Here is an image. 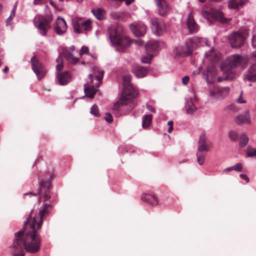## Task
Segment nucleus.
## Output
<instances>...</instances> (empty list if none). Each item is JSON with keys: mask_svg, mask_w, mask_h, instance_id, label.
I'll return each instance as SVG.
<instances>
[{"mask_svg": "<svg viewBox=\"0 0 256 256\" xmlns=\"http://www.w3.org/2000/svg\"><path fill=\"white\" fill-rule=\"evenodd\" d=\"M2 64V60L0 59V66H1Z\"/></svg>", "mask_w": 256, "mask_h": 256, "instance_id": "obj_60", "label": "nucleus"}, {"mask_svg": "<svg viewBox=\"0 0 256 256\" xmlns=\"http://www.w3.org/2000/svg\"><path fill=\"white\" fill-rule=\"evenodd\" d=\"M104 72L102 70H100L98 67H94L93 68V74H90L89 78L90 80V82L92 83L94 81V76H96L98 80V82L96 84V87L98 88L101 84Z\"/></svg>", "mask_w": 256, "mask_h": 256, "instance_id": "obj_13", "label": "nucleus"}, {"mask_svg": "<svg viewBox=\"0 0 256 256\" xmlns=\"http://www.w3.org/2000/svg\"><path fill=\"white\" fill-rule=\"evenodd\" d=\"M9 68L8 66H6L3 70V72L5 73H7L8 72Z\"/></svg>", "mask_w": 256, "mask_h": 256, "instance_id": "obj_55", "label": "nucleus"}, {"mask_svg": "<svg viewBox=\"0 0 256 256\" xmlns=\"http://www.w3.org/2000/svg\"><path fill=\"white\" fill-rule=\"evenodd\" d=\"M158 8V14L161 16H164L168 12L169 6L166 0H156Z\"/></svg>", "mask_w": 256, "mask_h": 256, "instance_id": "obj_16", "label": "nucleus"}, {"mask_svg": "<svg viewBox=\"0 0 256 256\" xmlns=\"http://www.w3.org/2000/svg\"><path fill=\"white\" fill-rule=\"evenodd\" d=\"M69 49L71 50V51H74L75 50H76V48L74 46H71L70 47Z\"/></svg>", "mask_w": 256, "mask_h": 256, "instance_id": "obj_56", "label": "nucleus"}, {"mask_svg": "<svg viewBox=\"0 0 256 256\" xmlns=\"http://www.w3.org/2000/svg\"><path fill=\"white\" fill-rule=\"evenodd\" d=\"M92 22L90 20H88L82 22L80 24H76L74 26V28L75 32L80 34L82 33L84 31H88L91 29Z\"/></svg>", "mask_w": 256, "mask_h": 256, "instance_id": "obj_17", "label": "nucleus"}, {"mask_svg": "<svg viewBox=\"0 0 256 256\" xmlns=\"http://www.w3.org/2000/svg\"><path fill=\"white\" fill-rule=\"evenodd\" d=\"M246 153L248 157H254L256 158V149L248 147L246 150Z\"/></svg>", "mask_w": 256, "mask_h": 256, "instance_id": "obj_34", "label": "nucleus"}, {"mask_svg": "<svg viewBox=\"0 0 256 256\" xmlns=\"http://www.w3.org/2000/svg\"><path fill=\"white\" fill-rule=\"evenodd\" d=\"M134 71L138 78H143L146 76L148 72L146 68L140 66H136Z\"/></svg>", "mask_w": 256, "mask_h": 256, "instance_id": "obj_25", "label": "nucleus"}, {"mask_svg": "<svg viewBox=\"0 0 256 256\" xmlns=\"http://www.w3.org/2000/svg\"><path fill=\"white\" fill-rule=\"evenodd\" d=\"M190 80V78L188 76H184L182 78V82L184 84L186 85L188 84Z\"/></svg>", "mask_w": 256, "mask_h": 256, "instance_id": "obj_45", "label": "nucleus"}, {"mask_svg": "<svg viewBox=\"0 0 256 256\" xmlns=\"http://www.w3.org/2000/svg\"><path fill=\"white\" fill-rule=\"evenodd\" d=\"M52 17L51 14L46 16H39L38 18V24H35L36 26L39 30L40 34L42 36H46L48 30L50 28V24L52 21Z\"/></svg>", "mask_w": 256, "mask_h": 256, "instance_id": "obj_6", "label": "nucleus"}, {"mask_svg": "<svg viewBox=\"0 0 256 256\" xmlns=\"http://www.w3.org/2000/svg\"><path fill=\"white\" fill-rule=\"evenodd\" d=\"M200 2H204L206 1V0H198Z\"/></svg>", "mask_w": 256, "mask_h": 256, "instance_id": "obj_59", "label": "nucleus"}, {"mask_svg": "<svg viewBox=\"0 0 256 256\" xmlns=\"http://www.w3.org/2000/svg\"><path fill=\"white\" fill-rule=\"evenodd\" d=\"M88 53V48L87 46H83L80 52V55L82 56L83 54H87Z\"/></svg>", "mask_w": 256, "mask_h": 256, "instance_id": "obj_40", "label": "nucleus"}, {"mask_svg": "<svg viewBox=\"0 0 256 256\" xmlns=\"http://www.w3.org/2000/svg\"><path fill=\"white\" fill-rule=\"evenodd\" d=\"M206 57L212 62L216 61L219 58V55L217 51L212 50L206 54Z\"/></svg>", "mask_w": 256, "mask_h": 256, "instance_id": "obj_28", "label": "nucleus"}, {"mask_svg": "<svg viewBox=\"0 0 256 256\" xmlns=\"http://www.w3.org/2000/svg\"><path fill=\"white\" fill-rule=\"evenodd\" d=\"M203 74L206 76L207 82L212 83L216 75V68L214 66H211L207 68L206 70L203 72Z\"/></svg>", "mask_w": 256, "mask_h": 256, "instance_id": "obj_18", "label": "nucleus"}, {"mask_svg": "<svg viewBox=\"0 0 256 256\" xmlns=\"http://www.w3.org/2000/svg\"><path fill=\"white\" fill-rule=\"evenodd\" d=\"M240 177L244 180L246 182H249V178H248V176L245 174H240Z\"/></svg>", "mask_w": 256, "mask_h": 256, "instance_id": "obj_48", "label": "nucleus"}, {"mask_svg": "<svg viewBox=\"0 0 256 256\" xmlns=\"http://www.w3.org/2000/svg\"><path fill=\"white\" fill-rule=\"evenodd\" d=\"M108 32L111 42L116 46L118 51L124 52L130 46L132 40L124 35L122 28L120 26H110Z\"/></svg>", "mask_w": 256, "mask_h": 256, "instance_id": "obj_3", "label": "nucleus"}, {"mask_svg": "<svg viewBox=\"0 0 256 256\" xmlns=\"http://www.w3.org/2000/svg\"><path fill=\"white\" fill-rule=\"evenodd\" d=\"M206 154L205 151L198 150L196 152V159L200 165H202L204 164Z\"/></svg>", "mask_w": 256, "mask_h": 256, "instance_id": "obj_29", "label": "nucleus"}, {"mask_svg": "<svg viewBox=\"0 0 256 256\" xmlns=\"http://www.w3.org/2000/svg\"><path fill=\"white\" fill-rule=\"evenodd\" d=\"M202 14L207 20L211 18L222 24L228 23L231 20V18H224V15L222 12L212 8L206 10L203 8L202 9Z\"/></svg>", "mask_w": 256, "mask_h": 256, "instance_id": "obj_5", "label": "nucleus"}, {"mask_svg": "<svg viewBox=\"0 0 256 256\" xmlns=\"http://www.w3.org/2000/svg\"><path fill=\"white\" fill-rule=\"evenodd\" d=\"M194 42L190 40L186 43L185 46L176 48V53L178 56H186L190 55L192 52V48Z\"/></svg>", "mask_w": 256, "mask_h": 256, "instance_id": "obj_10", "label": "nucleus"}, {"mask_svg": "<svg viewBox=\"0 0 256 256\" xmlns=\"http://www.w3.org/2000/svg\"><path fill=\"white\" fill-rule=\"evenodd\" d=\"M159 46L157 40H150L146 43L145 46L147 53H150L156 50Z\"/></svg>", "mask_w": 256, "mask_h": 256, "instance_id": "obj_24", "label": "nucleus"}, {"mask_svg": "<svg viewBox=\"0 0 256 256\" xmlns=\"http://www.w3.org/2000/svg\"><path fill=\"white\" fill-rule=\"evenodd\" d=\"M105 120L109 123L113 121L112 116L110 113H106L104 117Z\"/></svg>", "mask_w": 256, "mask_h": 256, "instance_id": "obj_41", "label": "nucleus"}, {"mask_svg": "<svg viewBox=\"0 0 256 256\" xmlns=\"http://www.w3.org/2000/svg\"><path fill=\"white\" fill-rule=\"evenodd\" d=\"M246 2V0H230L228 6L230 8L236 9L240 6H242Z\"/></svg>", "mask_w": 256, "mask_h": 256, "instance_id": "obj_26", "label": "nucleus"}, {"mask_svg": "<svg viewBox=\"0 0 256 256\" xmlns=\"http://www.w3.org/2000/svg\"><path fill=\"white\" fill-rule=\"evenodd\" d=\"M153 58V54H152L148 53V55L143 56L142 59V61L144 63L148 64L150 62L152 59Z\"/></svg>", "mask_w": 256, "mask_h": 256, "instance_id": "obj_37", "label": "nucleus"}, {"mask_svg": "<svg viewBox=\"0 0 256 256\" xmlns=\"http://www.w3.org/2000/svg\"><path fill=\"white\" fill-rule=\"evenodd\" d=\"M56 77L58 84L62 86L66 85L72 80V76L67 71L58 72Z\"/></svg>", "mask_w": 256, "mask_h": 256, "instance_id": "obj_15", "label": "nucleus"}, {"mask_svg": "<svg viewBox=\"0 0 256 256\" xmlns=\"http://www.w3.org/2000/svg\"><path fill=\"white\" fill-rule=\"evenodd\" d=\"M246 33L242 34L239 32H234L229 36V41L232 48H240L244 43V39Z\"/></svg>", "mask_w": 256, "mask_h": 256, "instance_id": "obj_8", "label": "nucleus"}, {"mask_svg": "<svg viewBox=\"0 0 256 256\" xmlns=\"http://www.w3.org/2000/svg\"><path fill=\"white\" fill-rule=\"evenodd\" d=\"M30 62L32 70L36 75L38 79L40 80L46 72L44 66L38 61L35 56L31 58Z\"/></svg>", "mask_w": 256, "mask_h": 256, "instance_id": "obj_7", "label": "nucleus"}, {"mask_svg": "<svg viewBox=\"0 0 256 256\" xmlns=\"http://www.w3.org/2000/svg\"><path fill=\"white\" fill-rule=\"evenodd\" d=\"M90 114L96 116H99V110L98 106L96 104H94L90 109Z\"/></svg>", "mask_w": 256, "mask_h": 256, "instance_id": "obj_36", "label": "nucleus"}, {"mask_svg": "<svg viewBox=\"0 0 256 256\" xmlns=\"http://www.w3.org/2000/svg\"><path fill=\"white\" fill-rule=\"evenodd\" d=\"M2 12V5L0 4V14Z\"/></svg>", "mask_w": 256, "mask_h": 256, "instance_id": "obj_58", "label": "nucleus"}, {"mask_svg": "<svg viewBox=\"0 0 256 256\" xmlns=\"http://www.w3.org/2000/svg\"><path fill=\"white\" fill-rule=\"evenodd\" d=\"M14 17L10 16L9 17L7 18L6 20V25H10L11 24L12 20L13 19Z\"/></svg>", "mask_w": 256, "mask_h": 256, "instance_id": "obj_49", "label": "nucleus"}, {"mask_svg": "<svg viewBox=\"0 0 256 256\" xmlns=\"http://www.w3.org/2000/svg\"><path fill=\"white\" fill-rule=\"evenodd\" d=\"M248 142V138L245 134H242L240 136L239 146L240 148L245 147Z\"/></svg>", "mask_w": 256, "mask_h": 256, "instance_id": "obj_30", "label": "nucleus"}, {"mask_svg": "<svg viewBox=\"0 0 256 256\" xmlns=\"http://www.w3.org/2000/svg\"><path fill=\"white\" fill-rule=\"evenodd\" d=\"M92 12L98 20H102L104 18L105 11L102 8H98L96 10L92 9Z\"/></svg>", "mask_w": 256, "mask_h": 256, "instance_id": "obj_27", "label": "nucleus"}, {"mask_svg": "<svg viewBox=\"0 0 256 256\" xmlns=\"http://www.w3.org/2000/svg\"><path fill=\"white\" fill-rule=\"evenodd\" d=\"M63 58L62 56H58L56 60L57 64L56 66V69L58 71L61 70L63 68Z\"/></svg>", "mask_w": 256, "mask_h": 256, "instance_id": "obj_35", "label": "nucleus"}, {"mask_svg": "<svg viewBox=\"0 0 256 256\" xmlns=\"http://www.w3.org/2000/svg\"><path fill=\"white\" fill-rule=\"evenodd\" d=\"M230 92L228 88L216 86L210 91V95L216 99H222L226 96Z\"/></svg>", "mask_w": 256, "mask_h": 256, "instance_id": "obj_9", "label": "nucleus"}, {"mask_svg": "<svg viewBox=\"0 0 256 256\" xmlns=\"http://www.w3.org/2000/svg\"><path fill=\"white\" fill-rule=\"evenodd\" d=\"M229 137L232 140H236L238 138V134L236 132H229Z\"/></svg>", "mask_w": 256, "mask_h": 256, "instance_id": "obj_38", "label": "nucleus"}, {"mask_svg": "<svg viewBox=\"0 0 256 256\" xmlns=\"http://www.w3.org/2000/svg\"><path fill=\"white\" fill-rule=\"evenodd\" d=\"M16 8V5L15 4L14 6V7H13V8H12V10L11 11L10 14V16H12V17H14L15 16Z\"/></svg>", "mask_w": 256, "mask_h": 256, "instance_id": "obj_47", "label": "nucleus"}, {"mask_svg": "<svg viewBox=\"0 0 256 256\" xmlns=\"http://www.w3.org/2000/svg\"><path fill=\"white\" fill-rule=\"evenodd\" d=\"M52 178V174L47 173L40 181L39 188L36 192L25 194V195L34 196L40 194L38 201L42 202L44 205L40 210L38 216H36L32 210L22 229L16 233L13 243L10 247V252L14 256H24V250L30 253H36L40 250L41 240L37 230L40 228L44 216L50 214L54 205L50 192Z\"/></svg>", "mask_w": 256, "mask_h": 256, "instance_id": "obj_1", "label": "nucleus"}, {"mask_svg": "<svg viewBox=\"0 0 256 256\" xmlns=\"http://www.w3.org/2000/svg\"><path fill=\"white\" fill-rule=\"evenodd\" d=\"M131 76L126 75L123 76L124 88L118 102L114 106V109L118 110L120 106L130 104V107L134 106V98L138 95L137 90L131 84Z\"/></svg>", "mask_w": 256, "mask_h": 256, "instance_id": "obj_2", "label": "nucleus"}, {"mask_svg": "<svg viewBox=\"0 0 256 256\" xmlns=\"http://www.w3.org/2000/svg\"><path fill=\"white\" fill-rule=\"evenodd\" d=\"M146 108L150 111L152 112H155V109L152 106L148 105L147 106Z\"/></svg>", "mask_w": 256, "mask_h": 256, "instance_id": "obj_50", "label": "nucleus"}, {"mask_svg": "<svg viewBox=\"0 0 256 256\" xmlns=\"http://www.w3.org/2000/svg\"><path fill=\"white\" fill-rule=\"evenodd\" d=\"M59 56H62V58L64 57L70 62L72 64H75L78 61V59L74 56L72 52L68 49L63 50Z\"/></svg>", "mask_w": 256, "mask_h": 256, "instance_id": "obj_21", "label": "nucleus"}, {"mask_svg": "<svg viewBox=\"0 0 256 256\" xmlns=\"http://www.w3.org/2000/svg\"><path fill=\"white\" fill-rule=\"evenodd\" d=\"M225 74V76H224V77H221V76H220L218 78V80H217V81L218 82H222L223 80H229L228 79H226V76L228 75V74H230L229 72H223Z\"/></svg>", "mask_w": 256, "mask_h": 256, "instance_id": "obj_44", "label": "nucleus"}, {"mask_svg": "<svg viewBox=\"0 0 256 256\" xmlns=\"http://www.w3.org/2000/svg\"><path fill=\"white\" fill-rule=\"evenodd\" d=\"M44 0H34V4L35 5H38L40 4Z\"/></svg>", "mask_w": 256, "mask_h": 256, "instance_id": "obj_52", "label": "nucleus"}, {"mask_svg": "<svg viewBox=\"0 0 256 256\" xmlns=\"http://www.w3.org/2000/svg\"><path fill=\"white\" fill-rule=\"evenodd\" d=\"M227 108L230 110H232L234 112H236L238 110V108L234 104H231L227 107Z\"/></svg>", "mask_w": 256, "mask_h": 256, "instance_id": "obj_46", "label": "nucleus"}, {"mask_svg": "<svg viewBox=\"0 0 256 256\" xmlns=\"http://www.w3.org/2000/svg\"><path fill=\"white\" fill-rule=\"evenodd\" d=\"M198 144L199 146L198 150L205 151V152L209 151L210 144V141L207 139L205 134H202L200 136Z\"/></svg>", "mask_w": 256, "mask_h": 256, "instance_id": "obj_20", "label": "nucleus"}, {"mask_svg": "<svg viewBox=\"0 0 256 256\" xmlns=\"http://www.w3.org/2000/svg\"><path fill=\"white\" fill-rule=\"evenodd\" d=\"M234 122L238 124H250L251 123V120L249 110H246L242 114L236 117Z\"/></svg>", "mask_w": 256, "mask_h": 256, "instance_id": "obj_19", "label": "nucleus"}, {"mask_svg": "<svg viewBox=\"0 0 256 256\" xmlns=\"http://www.w3.org/2000/svg\"><path fill=\"white\" fill-rule=\"evenodd\" d=\"M141 199L142 200L152 206H156L158 204V198L154 195L144 194L142 195Z\"/></svg>", "mask_w": 256, "mask_h": 256, "instance_id": "obj_22", "label": "nucleus"}, {"mask_svg": "<svg viewBox=\"0 0 256 256\" xmlns=\"http://www.w3.org/2000/svg\"><path fill=\"white\" fill-rule=\"evenodd\" d=\"M232 170V166L225 168L224 170V172H227Z\"/></svg>", "mask_w": 256, "mask_h": 256, "instance_id": "obj_53", "label": "nucleus"}, {"mask_svg": "<svg viewBox=\"0 0 256 256\" xmlns=\"http://www.w3.org/2000/svg\"><path fill=\"white\" fill-rule=\"evenodd\" d=\"M49 2L50 3V4L53 6L54 7H55V4H54V2L52 0H49Z\"/></svg>", "mask_w": 256, "mask_h": 256, "instance_id": "obj_57", "label": "nucleus"}, {"mask_svg": "<svg viewBox=\"0 0 256 256\" xmlns=\"http://www.w3.org/2000/svg\"><path fill=\"white\" fill-rule=\"evenodd\" d=\"M248 63V60L242 56L234 54L228 58L226 62L221 66L222 72H229L226 78L232 80L236 76L235 72L232 70L236 67H244Z\"/></svg>", "mask_w": 256, "mask_h": 256, "instance_id": "obj_4", "label": "nucleus"}, {"mask_svg": "<svg viewBox=\"0 0 256 256\" xmlns=\"http://www.w3.org/2000/svg\"><path fill=\"white\" fill-rule=\"evenodd\" d=\"M186 112L188 114H193L196 110V106L194 105L192 102H188L186 106Z\"/></svg>", "mask_w": 256, "mask_h": 256, "instance_id": "obj_33", "label": "nucleus"}, {"mask_svg": "<svg viewBox=\"0 0 256 256\" xmlns=\"http://www.w3.org/2000/svg\"><path fill=\"white\" fill-rule=\"evenodd\" d=\"M152 27L154 33L157 35H160L164 30V22L162 20H158L157 18L152 19Z\"/></svg>", "mask_w": 256, "mask_h": 256, "instance_id": "obj_12", "label": "nucleus"}, {"mask_svg": "<svg viewBox=\"0 0 256 256\" xmlns=\"http://www.w3.org/2000/svg\"><path fill=\"white\" fill-rule=\"evenodd\" d=\"M236 102L239 104H245L246 102V101L242 98V92H240V97L237 99Z\"/></svg>", "mask_w": 256, "mask_h": 256, "instance_id": "obj_42", "label": "nucleus"}, {"mask_svg": "<svg viewBox=\"0 0 256 256\" xmlns=\"http://www.w3.org/2000/svg\"><path fill=\"white\" fill-rule=\"evenodd\" d=\"M232 170H234L237 172H242V164L241 163H238L236 165L232 166Z\"/></svg>", "mask_w": 256, "mask_h": 256, "instance_id": "obj_39", "label": "nucleus"}, {"mask_svg": "<svg viewBox=\"0 0 256 256\" xmlns=\"http://www.w3.org/2000/svg\"><path fill=\"white\" fill-rule=\"evenodd\" d=\"M84 92L87 96L92 98L96 93V90L93 86H85Z\"/></svg>", "mask_w": 256, "mask_h": 256, "instance_id": "obj_31", "label": "nucleus"}, {"mask_svg": "<svg viewBox=\"0 0 256 256\" xmlns=\"http://www.w3.org/2000/svg\"><path fill=\"white\" fill-rule=\"evenodd\" d=\"M130 27L134 34L137 36L144 35L146 30V26L141 22L132 24Z\"/></svg>", "mask_w": 256, "mask_h": 256, "instance_id": "obj_11", "label": "nucleus"}, {"mask_svg": "<svg viewBox=\"0 0 256 256\" xmlns=\"http://www.w3.org/2000/svg\"><path fill=\"white\" fill-rule=\"evenodd\" d=\"M187 26L190 32H196L198 30V26L195 22L191 14H190L188 16V19L187 21Z\"/></svg>", "mask_w": 256, "mask_h": 256, "instance_id": "obj_23", "label": "nucleus"}, {"mask_svg": "<svg viewBox=\"0 0 256 256\" xmlns=\"http://www.w3.org/2000/svg\"><path fill=\"white\" fill-rule=\"evenodd\" d=\"M134 42L137 45L139 46H142V41L140 40H136Z\"/></svg>", "mask_w": 256, "mask_h": 256, "instance_id": "obj_51", "label": "nucleus"}, {"mask_svg": "<svg viewBox=\"0 0 256 256\" xmlns=\"http://www.w3.org/2000/svg\"><path fill=\"white\" fill-rule=\"evenodd\" d=\"M66 29L67 26L66 21L64 18L58 17L54 27L56 32L58 35H61L66 32Z\"/></svg>", "mask_w": 256, "mask_h": 256, "instance_id": "obj_14", "label": "nucleus"}, {"mask_svg": "<svg viewBox=\"0 0 256 256\" xmlns=\"http://www.w3.org/2000/svg\"><path fill=\"white\" fill-rule=\"evenodd\" d=\"M168 132L170 133L173 130V122L172 121H168Z\"/></svg>", "mask_w": 256, "mask_h": 256, "instance_id": "obj_43", "label": "nucleus"}, {"mask_svg": "<svg viewBox=\"0 0 256 256\" xmlns=\"http://www.w3.org/2000/svg\"><path fill=\"white\" fill-rule=\"evenodd\" d=\"M252 42L253 46H256V36H254V38H252Z\"/></svg>", "mask_w": 256, "mask_h": 256, "instance_id": "obj_54", "label": "nucleus"}, {"mask_svg": "<svg viewBox=\"0 0 256 256\" xmlns=\"http://www.w3.org/2000/svg\"><path fill=\"white\" fill-rule=\"evenodd\" d=\"M152 120V115L148 114L146 115L142 120V125L144 128H146L150 124Z\"/></svg>", "mask_w": 256, "mask_h": 256, "instance_id": "obj_32", "label": "nucleus"}]
</instances>
